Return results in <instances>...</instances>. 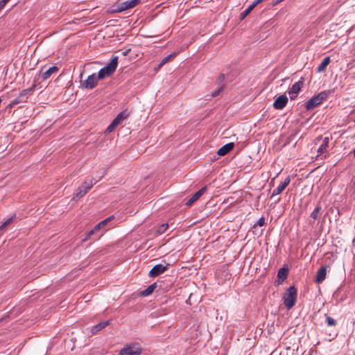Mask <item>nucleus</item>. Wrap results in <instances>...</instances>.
<instances>
[{"label":"nucleus","mask_w":355,"mask_h":355,"mask_svg":"<svg viewBox=\"0 0 355 355\" xmlns=\"http://www.w3.org/2000/svg\"><path fill=\"white\" fill-rule=\"evenodd\" d=\"M118 64V57L114 56L112 58L110 62L102 68L98 73V79L102 80L106 77L112 76L115 71Z\"/></svg>","instance_id":"1"},{"label":"nucleus","mask_w":355,"mask_h":355,"mask_svg":"<svg viewBox=\"0 0 355 355\" xmlns=\"http://www.w3.org/2000/svg\"><path fill=\"white\" fill-rule=\"evenodd\" d=\"M331 94L330 90H324L319 93L318 95L311 98L306 103V108L308 110H312L320 105L324 100H326L329 94Z\"/></svg>","instance_id":"2"},{"label":"nucleus","mask_w":355,"mask_h":355,"mask_svg":"<svg viewBox=\"0 0 355 355\" xmlns=\"http://www.w3.org/2000/svg\"><path fill=\"white\" fill-rule=\"evenodd\" d=\"M297 290L294 286H290L283 297L284 303L287 309H291L295 304Z\"/></svg>","instance_id":"3"},{"label":"nucleus","mask_w":355,"mask_h":355,"mask_svg":"<svg viewBox=\"0 0 355 355\" xmlns=\"http://www.w3.org/2000/svg\"><path fill=\"white\" fill-rule=\"evenodd\" d=\"M142 349L139 344L133 343L125 345L119 351V355H141Z\"/></svg>","instance_id":"4"},{"label":"nucleus","mask_w":355,"mask_h":355,"mask_svg":"<svg viewBox=\"0 0 355 355\" xmlns=\"http://www.w3.org/2000/svg\"><path fill=\"white\" fill-rule=\"evenodd\" d=\"M140 0H129L125 1H118L116 4V8L115 9V12H121L124 10L132 8L135 7L139 3Z\"/></svg>","instance_id":"5"},{"label":"nucleus","mask_w":355,"mask_h":355,"mask_svg":"<svg viewBox=\"0 0 355 355\" xmlns=\"http://www.w3.org/2000/svg\"><path fill=\"white\" fill-rule=\"evenodd\" d=\"M93 187L92 180L89 182L85 181L77 189L73 198H80L83 197Z\"/></svg>","instance_id":"6"},{"label":"nucleus","mask_w":355,"mask_h":355,"mask_svg":"<svg viewBox=\"0 0 355 355\" xmlns=\"http://www.w3.org/2000/svg\"><path fill=\"white\" fill-rule=\"evenodd\" d=\"M168 263L164 264H157L153 267V268L149 272L148 276L150 277H155L159 276V275L164 273L168 267Z\"/></svg>","instance_id":"7"},{"label":"nucleus","mask_w":355,"mask_h":355,"mask_svg":"<svg viewBox=\"0 0 355 355\" xmlns=\"http://www.w3.org/2000/svg\"><path fill=\"white\" fill-rule=\"evenodd\" d=\"M113 216H110L107 218L106 219L102 220L98 224H97L91 231H89L87 233V237L85 240L89 239L93 234H94L96 232H97L98 230H100L101 228L105 226L108 222L111 221V220L113 218Z\"/></svg>","instance_id":"8"},{"label":"nucleus","mask_w":355,"mask_h":355,"mask_svg":"<svg viewBox=\"0 0 355 355\" xmlns=\"http://www.w3.org/2000/svg\"><path fill=\"white\" fill-rule=\"evenodd\" d=\"M303 84V81L300 80L292 85L291 88L288 91V94L291 100H293L297 97V95L300 92Z\"/></svg>","instance_id":"9"},{"label":"nucleus","mask_w":355,"mask_h":355,"mask_svg":"<svg viewBox=\"0 0 355 355\" xmlns=\"http://www.w3.org/2000/svg\"><path fill=\"white\" fill-rule=\"evenodd\" d=\"M287 103V96L285 95H281L275 100L273 107L276 110H282L286 105Z\"/></svg>","instance_id":"10"},{"label":"nucleus","mask_w":355,"mask_h":355,"mask_svg":"<svg viewBox=\"0 0 355 355\" xmlns=\"http://www.w3.org/2000/svg\"><path fill=\"white\" fill-rule=\"evenodd\" d=\"M97 80H98V78H96V75L94 73H93L88 76L87 80H85L82 83V85L85 88L92 89L97 85Z\"/></svg>","instance_id":"11"},{"label":"nucleus","mask_w":355,"mask_h":355,"mask_svg":"<svg viewBox=\"0 0 355 355\" xmlns=\"http://www.w3.org/2000/svg\"><path fill=\"white\" fill-rule=\"evenodd\" d=\"M291 178L289 176L286 177L284 182H282L281 184H279L276 189H275L272 191V196L273 197L275 196L280 194L285 189L286 187L290 184Z\"/></svg>","instance_id":"12"},{"label":"nucleus","mask_w":355,"mask_h":355,"mask_svg":"<svg viewBox=\"0 0 355 355\" xmlns=\"http://www.w3.org/2000/svg\"><path fill=\"white\" fill-rule=\"evenodd\" d=\"M206 189L207 187H205L200 189L198 192L194 193L192 196V197L187 202L186 205L187 206H191V205H193L196 200H198L202 196V195L205 192Z\"/></svg>","instance_id":"13"},{"label":"nucleus","mask_w":355,"mask_h":355,"mask_svg":"<svg viewBox=\"0 0 355 355\" xmlns=\"http://www.w3.org/2000/svg\"><path fill=\"white\" fill-rule=\"evenodd\" d=\"M59 71L57 66H53L49 68L46 71L42 73V78L43 80L49 79L53 74H55Z\"/></svg>","instance_id":"14"},{"label":"nucleus","mask_w":355,"mask_h":355,"mask_svg":"<svg viewBox=\"0 0 355 355\" xmlns=\"http://www.w3.org/2000/svg\"><path fill=\"white\" fill-rule=\"evenodd\" d=\"M234 146V143H228L220 148L217 151V154L219 156H224L233 149Z\"/></svg>","instance_id":"15"},{"label":"nucleus","mask_w":355,"mask_h":355,"mask_svg":"<svg viewBox=\"0 0 355 355\" xmlns=\"http://www.w3.org/2000/svg\"><path fill=\"white\" fill-rule=\"evenodd\" d=\"M130 116V112L125 110L121 112L113 120V121L118 125L121 124L124 120H125Z\"/></svg>","instance_id":"16"},{"label":"nucleus","mask_w":355,"mask_h":355,"mask_svg":"<svg viewBox=\"0 0 355 355\" xmlns=\"http://www.w3.org/2000/svg\"><path fill=\"white\" fill-rule=\"evenodd\" d=\"M327 274V267L322 266L321 267L316 274L315 282L317 283H322L326 278Z\"/></svg>","instance_id":"17"},{"label":"nucleus","mask_w":355,"mask_h":355,"mask_svg":"<svg viewBox=\"0 0 355 355\" xmlns=\"http://www.w3.org/2000/svg\"><path fill=\"white\" fill-rule=\"evenodd\" d=\"M329 137H324L322 140V144L320 145V146L318 149V157L322 156L324 153L327 152V149L329 146Z\"/></svg>","instance_id":"18"},{"label":"nucleus","mask_w":355,"mask_h":355,"mask_svg":"<svg viewBox=\"0 0 355 355\" xmlns=\"http://www.w3.org/2000/svg\"><path fill=\"white\" fill-rule=\"evenodd\" d=\"M288 269L286 268H280L277 273V278L279 281V284L284 281L288 276Z\"/></svg>","instance_id":"19"},{"label":"nucleus","mask_w":355,"mask_h":355,"mask_svg":"<svg viewBox=\"0 0 355 355\" xmlns=\"http://www.w3.org/2000/svg\"><path fill=\"white\" fill-rule=\"evenodd\" d=\"M36 84H37V80L35 79L34 84L32 85V87H31L28 89H24L20 92V94H19L20 98H24L26 101L27 95L28 94L31 93L34 90V88L35 87Z\"/></svg>","instance_id":"20"},{"label":"nucleus","mask_w":355,"mask_h":355,"mask_svg":"<svg viewBox=\"0 0 355 355\" xmlns=\"http://www.w3.org/2000/svg\"><path fill=\"white\" fill-rule=\"evenodd\" d=\"M330 63V58L326 57L323 59L322 62L318 65L317 68L318 72H323L326 70L327 67Z\"/></svg>","instance_id":"21"},{"label":"nucleus","mask_w":355,"mask_h":355,"mask_svg":"<svg viewBox=\"0 0 355 355\" xmlns=\"http://www.w3.org/2000/svg\"><path fill=\"white\" fill-rule=\"evenodd\" d=\"M109 324L108 321H105L100 322L99 324L94 326L92 329V334H95L98 331H101V329H104L105 327H107Z\"/></svg>","instance_id":"22"},{"label":"nucleus","mask_w":355,"mask_h":355,"mask_svg":"<svg viewBox=\"0 0 355 355\" xmlns=\"http://www.w3.org/2000/svg\"><path fill=\"white\" fill-rule=\"evenodd\" d=\"M156 287H157V285L155 283L150 285L149 286L147 287V288H146L145 290L141 291V295L144 296V297L150 295L154 291V290L156 288Z\"/></svg>","instance_id":"23"},{"label":"nucleus","mask_w":355,"mask_h":355,"mask_svg":"<svg viewBox=\"0 0 355 355\" xmlns=\"http://www.w3.org/2000/svg\"><path fill=\"white\" fill-rule=\"evenodd\" d=\"M175 56H176V53H173L168 55V56L164 58L161 61V62L159 63L158 67L160 68L161 67H162L164 64H165L166 62H168L169 60H171L172 58H175Z\"/></svg>","instance_id":"24"},{"label":"nucleus","mask_w":355,"mask_h":355,"mask_svg":"<svg viewBox=\"0 0 355 355\" xmlns=\"http://www.w3.org/2000/svg\"><path fill=\"white\" fill-rule=\"evenodd\" d=\"M320 211H321L320 206L318 205L315 208V209L311 214V217L313 219V220H315L318 218L319 214H320Z\"/></svg>","instance_id":"25"},{"label":"nucleus","mask_w":355,"mask_h":355,"mask_svg":"<svg viewBox=\"0 0 355 355\" xmlns=\"http://www.w3.org/2000/svg\"><path fill=\"white\" fill-rule=\"evenodd\" d=\"M26 101L25 99L20 98V95L19 97L14 99L8 105L9 107H13L15 105H17L19 103Z\"/></svg>","instance_id":"26"},{"label":"nucleus","mask_w":355,"mask_h":355,"mask_svg":"<svg viewBox=\"0 0 355 355\" xmlns=\"http://www.w3.org/2000/svg\"><path fill=\"white\" fill-rule=\"evenodd\" d=\"M325 318H326V322L328 326H336V321L328 315L327 314H325Z\"/></svg>","instance_id":"27"},{"label":"nucleus","mask_w":355,"mask_h":355,"mask_svg":"<svg viewBox=\"0 0 355 355\" xmlns=\"http://www.w3.org/2000/svg\"><path fill=\"white\" fill-rule=\"evenodd\" d=\"M168 223H164L162 224V225H160L157 230V232L158 234H164L166 230L168 229Z\"/></svg>","instance_id":"28"},{"label":"nucleus","mask_w":355,"mask_h":355,"mask_svg":"<svg viewBox=\"0 0 355 355\" xmlns=\"http://www.w3.org/2000/svg\"><path fill=\"white\" fill-rule=\"evenodd\" d=\"M254 6L252 4L248 8H247L245 11H243L241 14V19H243L245 17H246L250 12L254 9Z\"/></svg>","instance_id":"29"},{"label":"nucleus","mask_w":355,"mask_h":355,"mask_svg":"<svg viewBox=\"0 0 355 355\" xmlns=\"http://www.w3.org/2000/svg\"><path fill=\"white\" fill-rule=\"evenodd\" d=\"M14 216L9 218L6 221H5L1 226H0V230H3L6 228L8 225H9L12 221L13 220Z\"/></svg>","instance_id":"30"},{"label":"nucleus","mask_w":355,"mask_h":355,"mask_svg":"<svg viewBox=\"0 0 355 355\" xmlns=\"http://www.w3.org/2000/svg\"><path fill=\"white\" fill-rule=\"evenodd\" d=\"M118 125L116 123H115L113 121L110 124V125L106 129V132L110 133L111 132H112L114 128L117 126Z\"/></svg>","instance_id":"31"},{"label":"nucleus","mask_w":355,"mask_h":355,"mask_svg":"<svg viewBox=\"0 0 355 355\" xmlns=\"http://www.w3.org/2000/svg\"><path fill=\"white\" fill-rule=\"evenodd\" d=\"M265 225V218L263 217L260 218L256 224L254 225V227L256 226H263Z\"/></svg>","instance_id":"32"},{"label":"nucleus","mask_w":355,"mask_h":355,"mask_svg":"<svg viewBox=\"0 0 355 355\" xmlns=\"http://www.w3.org/2000/svg\"><path fill=\"white\" fill-rule=\"evenodd\" d=\"M9 1L10 0H1L0 1V8H3Z\"/></svg>","instance_id":"33"},{"label":"nucleus","mask_w":355,"mask_h":355,"mask_svg":"<svg viewBox=\"0 0 355 355\" xmlns=\"http://www.w3.org/2000/svg\"><path fill=\"white\" fill-rule=\"evenodd\" d=\"M221 90H222V88L219 89H218V90H217V91H215V92L212 94V95H211V96H212L213 97L216 96L217 95H218V94H219V93L221 92Z\"/></svg>","instance_id":"34"},{"label":"nucleus","mask_w":355,"mask_h":355,"mask_svg":"<svg viewBox=\"0 0 355 355\" xmlns=\"http://www.w3.org/2000/svg\"><path fill=\"white\" fill-rule=\"evenodd\" d=\"M130 49H127V50H125V51H123L122 52V55H123V56H126V55L129 53V52H130Z\"/></svg>","instance_id":"35"},{"label":"nucleus","mask_w":355,"mask_h":355,"mask_svg":"<svg viewBox=\"0 0 355 355\" xmlns=\"http://www.w3.org/2000/svg\"><path fill=\"white\" fill-rule=\"evenodd\" d=\"M220 78L223 80V79L225 78L224 75H223V74H222V75L220 76Z\"/></svg>","instance_id":"36"},{"label":"nucleus","mask_w":355,"mask_h":355,"mask_svg":"<svg viewBox=\"0 0 355 355\" xmlns=\"http://www.w3.org/2000/svg\"><path fill=\"white\" fill-rule=\"evenodd\" d=\"M353 154H354V157H355V149H354V151H353Z\"/></svg>","instance_id":"37"},{"label":"nucleus","mask_w":355,"mask_h":355,"mask_svg":"<svg viewBox=\"0 0 355 355\" xmlns=\"http://www.w3.org/2000/svg\"><path fill=\"white\" fill-rule=\"evenodd\" d=\"M324 157H326V155H324L321 157V159L324 158Z\"/></svg>","instance_id":"38"},{"label":"nucleus","mask_w":355,"mask_h":355,"mask_svg":"<svg viewBox=\"0 0 355 355\" xmlns=\"http://www.w3.org/2000/svg\"><path fill=\"white\" fill-rule=\"evenodd\" d=\"M3 8H0V10L2 9Z\"/></svg>","instance_id":"39"}]
</instances>
